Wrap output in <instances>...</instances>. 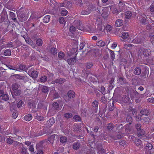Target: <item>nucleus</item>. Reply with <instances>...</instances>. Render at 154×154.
I'll return each mask as SVG.
<instances>
[{
  "label": "nucleus",
  "mask_w": 154,
  "mask_h": 154,
  "mask_svg": "<svg viewBox=\"0 0 154 154\" xmlns=\"http://www.w3.org/2000/svg\"><path fill=\"white\" fill-rule=\"evenodd\" d=\"M141 69L140 67H137L134 69V73L135 75H139L141 74Z\"/></svg>",
  "instance_id": "obj_17"
},
{
  "label": "nucleus",
  "mask_w": 154,
  "mask_h": 154,
  "mask_svg": "<svg viewBox=\"0 0 154 154\" xmlns=\"http://www.w3.org/2000/svg\"><path fill=\"white\" fill-rule=\"evenodd\" d=\"M96 22L97 25V30L100 32H102V31L104 30L105 26L102 24L101 19L100 18L97 19Z\"/></svg>",
  "instance_id": "obj_3"
},
{
  "label": "nucleus",
  "mask_w": 154,
  "mask_h": 154,
  "mask_svg": "<svg viewBox=\"0 0 154 154\" xmlns=\"http://www.w3.org/2000/svg\"><path fill=\"white\" fill-rule=\"evenodd\" d=\"M114 128V125L112 123H110L108 124L107 129L109 131L112 130Z\"/></svg>",
  "instance_id": "obj_37"
},
{
  "label": "nucleus",
  "mask_w": 154,
  "mask_h": 154,
  "mask_svg": "<svg viewBox=\"0 0 154 154\" xmlns=\"http://www.w3.org/2000/svg\"><path fill=\"white\" fill-rule=\"evenodd\" d=\"M150 51L149 49L143 48L141 49V52H142L145 56H149L150 54Z\"/></svg>",
  "instance_id": "obj_10"
},
{
  "label": "nucleus",
  "mask_w": 154,
  "mask_h": 154,
  "mask_svg": "<svg viewBox=\"0 0 154 154\" xmlns=\"http://www.w3.org/2000/svg\"><path fill=\"white\" fill-rule=\"evenodd\" d=\"M80 147V145L79 143L76 142L74 143L73 145V148L75 150H77Z\"/></svg>",
  "instance_id": "obj_34"
},
{
  "label": "nucleus",
  "mask_w": 154,
  "mask_h": 154,
  "mask_svg": "<svg viewBox=\"0 0 154 154\" xmlns=\"http://www.w3.org/2000/svg\"><path fill=\"white\" fill-rule=\"evenodd\" d=\"M4 55L5 56H9L11 54V52L10 50L8 49L5 50L4 53Z\"/></svg>",
  "instance_id": "obj_46"
},
{
  "label": "nucleus",
  "mask_w": 154,
  "mask_h": 154,
  "mask_svg": "<svg viewBox=\"0 0 154 154\" xmlns=\"http://www.w3.org/2000/svg\"><path fill=\"white\" fill-rule=\"evenodd\" d=\"M29 67H27L25 65H23V64H20L18 69L24 71H26L27 70L28 68Z\"/></svg>",
  "instance_id": "obj_27"
},
{
  "label": "nucleus",
  "mask_w": 154,
  "mask_h": 154,
  "mask_svg": "<svg viewBox=\"0 0 154 154\" xmlns=\"http://www.w3.org/2000/svg\"><path fill=\"white\" fill-rule=\"evenodd\" d=\"M57 135L55 134H53L50 137H49L48 138V140L50 142L52 143L53 144L54 141V138Z\"/></svg>",
  "instance_id": "obj_31"
},
{
  "label": "nucleus",
  "mask_w": 154,
  "mask_h": 154,
  "mask_svg": "<svg viewBox=\"0 0 154 154\" xmlns=\"http://www.w3.org/2000/svg\"><path fill=\"white\" fill-rule=\"evenodd\" d=\"M42 16V14H41L39 12H33L29 19V20H32L33 19L40 18Z\"/></svg>",
  "instance_id": "obj_5"
},
{
  "label": "nucleus",
  "mask_w": 154,
  "mask_h": 154,
  "mask_svg": "<svg viewBox=\"0 0 154 154\" xmlns=\"http://www.w3.org/2000/svg\"><path fill=\"white\" fill-rule=\"evenodd\" d=\"M151 112L150 110L145 109H141L140 111V113L142 115L147 116L150 114Z\"/></svg>",
  "instance_id": "obj_12"
},
{
  "label": "nucleus",
  "mask_w": 154,
  "mask_h": 154,
  "mask_svg": "<svg viewBox=\"0 0 154 154\" xmlns=\"http://www.w3.org/2000/svg\"><path fill=\"white\" fill-rule=\"evenodd\" d=\"M99 154H105L106 151L102 147L98 149Z\"/></svg>",
  "instance_id": "obj_45"
},
{
  "label": "nucleus",
  "mask_w": 154,
  "mask_h": 154,
  "mask_svg": "<svg viewBox=\"0 0 154 154\" xmlns=\"http://www.w3.org/2000/svg\"><path fill=\"white\" fill-rule=\"evenodd\" d=\"M132 15V13L131 11H128L126 14L125 17L127 19H129Z\"/></svg>",
  "instance_id": "obj_62"
},
{
  "label": "nucleus",
  "mask_w": 154,
  "mask_h": 154,
  "mask_svg": "<svg viewBox=\"0 0 154 154\" xmlns=\"http://www.w3.org/2000/svg\"><path fill=\"white\" fill-rule=\"evenodd\" d=\"M114 80V79L112 78L111 80L109 82V89L111 90L114 87L113 82Z\"/></svg>",
  "instance_id": "obj_41"
},
{
  "label": "nucleus",
  "mask_w": 154,
  "mask_h": 154,
  "mask_svg": "<svg viewBox=\"0 0 154 154\" xmlns=\"http://www.w3.org/2000/svg\"><path fill=\"white\" fill-rule=\"evenodd\" d=\"M134 142L137 146L140 145L142 143L141 141L139 139H136Z\"/></svg>",
  "instance_id": "obj_57"
},
{
  "label": "nucleus",
  "mask_w": 154,
  "mask_h": 154,
  "mask_svg": "<svg viewBox=\"0 0 154 154\" xmlns=\"http://www.w3.org/2000/svg\"><path fill=\"white\" fill-rule=\"evenodd\" d=\"M123 20L121 19H118L115 22V26L116 27H119L122 26L123 24Z\"/></svg>",
  "instance_id": "obj_21"
},
{
  "label": "nucleus",
  "mask_w": 154,
  "mask_h": 154,
  "mask_svg": "<svg viewBox=\"0 0 154 154\" xmlns=\"http://www.w3.org/2000/svg\"><path fill=\"white\" fill-rule=\"evenodd\" d=\"M4 45L5 47L7 48H12L14 47L13 44L12 42H10L7 44H6Z\"/></svg>",
  "instance_id": "obj_56"
},
{
  "label": "nucleus",
  "mask_w": 154,
  "mask_h": 154,
  "mask_svg": "<svg viewBox=\"0 0 154 154\" xmlns=\"http://www.w3.org/2000/svg\"><path fill=\"white\" fill-rule=\"evenodd\" d=\"M35 118L36 119L41 121L44 120V117L42 116H36L35 117Z\"/></svg>",
  "instance_id": "obj_61"
},
{
  "label": "nucleus",
  "mask_w": 154,
  "mask_h": 154,
  "mask_svg": "<svg viewBox=\"0 0 154 154\" xmlns=\"http://www.w3.org/2000/svg\"><path fill=\"white\" fill-rule=\"evenodd\" d=\"M14 145H16L17 147L19 148L22 147V143H20L17 141H14L13 142Z\"/></svg>",
  "instance_id": "obj_47"
},
{
  "label": "nucleus",
  "mask_w": 154,
  "mask_h": 154,
  "mask_svg": "<svg viewBox=\"0 0 154 154\" xmlns=\"http://www.w3.org/2000/svg\"><path fill=\"white\" fill-rule=\"evenodd\" d=\"M140 22L143 24H146L147 23L146 18L144 17H141Z\"/></svg>",
  "instance_id": "obj_49"
},
{
  "label": "nucleus",
  "mask_w": 154,
  "mask_h": 154,
  "mask_svg": "<svg viewBox=\"0 0 154 154\" xmlns=\"http://www.w3.org/2000/svg\"><path fill=\"white\" fill-rule=\"evenodd\" d=\"M66 80L64 79H58L55 80L54 82L56 83L61 84L66 81Z\"/></svg>",
  "instance_id": "obj_22"
},
{
  "label": "nucleus",
  "mask_w": 154,
  "mask_h": 154,
  "mask_svg": "<svg viewBox=\"0 0 154 154\" xmlns=\"http://www.w3.org/2000/svg\"><path fill=\"white\" fill-rule=\"evenodd\" d=\"M17 16L18 18L20 20V21L23 22L26 20L25 19H23L25 16L24 14L20 13L17 15Z\"/></svg>",
  "instance_id": "obj_19"
},
{
  "label": "nucleus",
  "mask_w": 154,
  "mask_h": 154,
  "mask_svg": "<svg viewBox=\"0 0 154 154\" xmlns=\"http://www.w3.org/2000/svg\"><path fill=\"white\" fill-rule=\"evenodd\" d=\"M52 108L53 109L57 110L59 108V105L57 102L54 103L52 105Z\"/></svg>",
  "instance_id": "obj_44"
},
{
  "label": "nucleus",
  "mask_w": 154,
  "mask_h": 154,
  "mask_svg": "<svg viewBox=\"0 0 154 154\" xmlns=\"http://www.w3.org/2000/svg\"><path fill=\"white\" fill-rule=\"evenodd\" d=\"M55 123V120L54 118L52 117L50 118L47 121V124L49 127H51Z\"/></svg>",
  "instance_id": "obj_23"
},
{
  "label": "nucleus",
  "mask_w": 154,
  "mask_h": 154,
  "mask_svg": "<svg viewBox=\"0 0 154 154\" xmlns=\"http://www.w3.org/2000/svg\"><path fill=\"white\" fill-rule=\"evenodd\" d=\"M91 12V9L88 8L86 9H84L82 10L80 14L82 15H85L89 14Z\"/></svg>",
  "instance_id": "obj_13"
},
{
  "label": "nucleus",
  "mask_w": 154,
  "mask_h": 154,
  "mask_svg": "<svg viewBox=\"0 0 154 154\" xmlns=\"http://www.w3.org/2000/svg\"><path fill=\"white\" fill-rule=\"evenodd\" d=\"M92 63L91 62H89L86 63V67L87 69H90L93 66Z\"/></svg>",
  "instance_id": "obj_60"
},
{
  "label": "nucleus",
  "mask_w": 154,
  "mask_h": 154,
  "mask_svg": "<svg viewBox=\"0 0 154 154\" xmlns=\"http://www.w3.org/2000/svg\"><path fill=\"white\" fill-rule=\"evenodd\" d=\"M67 138L66 137H62L60 138V141L61 143H64L66 142Z\"/></svg>",
  "instance_id": "obj_53"
},
{
  "label": "nucleus",
  "mask_w": 154,
  "mask_h": 154,
  "mask_svg": "<svg viewBox=\"0 0 154 154\" xmlns=\"http://www.w3.org/2000/svg\"><path fill=\"white\" fill-rule=\"evenodd\" d=\"M71 6V4L69 1H65L63 3H60V7L63 6L67 8L70 7Z\"/></svg>",
  "instance_id": "obj_14"
},
{
  "label": "nucleus",
  "mask_w": 154,
  "mask_h": 154,
  "mask_svg": "<svg viewBox=\"0 0 154 154\" xmlns=\"http://www.w3.org/2000/svg\"><path fill=\"white\" fill-rule=\"evenodd\" d=\"M50 16H45L43 18V22L45 23H46L49 22L50 20Z\"/></svg>",
  "instance_id": "obj_36"
},
{
  "label": "nucleus",
  "mask_w": 154,
  "mask_h": 154,
  "mask_svg": "<svg viewBox=\"0 0 154 154\" xmlns=\"http://www.w3.org/2000/svg\"><path fill=\"white\" fill-rule=\"evenodd\" d=\"M152 148V146L151 144L149 143L146 144L145 148L146 150H151Z\"/></svg>",
  "instance_id": "obj_52"
},
{
  "label": "nucleus",
  "mask_w": 154,
  "mask_h": 154,
  "mask_svg": "<svg viewBox=\"0 0 154 154\" xmlns=\"http://www.w3.org/2000/svg\"><path fill=\"white\" fill-rule=\"evenodd\" d=\"M133 46L132 44L127 43L124 45V48L126 49L129 50L132 48Z\"/></svg>",
  "instance_id": "obj_38"
},
{
  "label": "nucleus",
  "mask_w": 154,
  "mask_h": 154,
  "mask_svg": "<svg viewBox=\"0 0 154 154\" xmlns=\"http://www.w3.org/2000/svg\"><path fill=\"white\" fill-rule=\"evenodd\" d=\"M58 56L59 58L61 60V59H64L65 60L64 57H65V54L63 52L60 51L58 53Z\"/></svg>",
  "instance_id": "obj_39"
},
{
  "label": "nucleus",
  "mask_w": 154,
  "mask_h": 154,
  "mask_svg": "<svg viewBox=\"0 0 154 154\" xmlns=\"http://www.w3.org/2000/svg\"><path fill=\"white\" fill-rule=\"evenodd\" d=\"M140 66L143 67L144 70V71L142 72V76H145L147 72L148 71L147 67L145 66Z\"/></svg>",
  "instance_id": "obj_26"
},
{
  "label": "nucleus",
  "mask_w": 154,
  "mask_h": 154,
  "mask_svg": "<svg viewBox=\"0 0 154 154\" xmlns=\"http://www.w3.org/2000/svg\"><path fill=\"white\" fill-rule=\"evenodd\" d=\"M76 60L77 59L76 56L73 58H70L66 60L69 65H74L76 63Z\"/></svg>",
  "instance_id": "obj_6"
},
{
  "label": "nucleus",
  "mask_w": 154,
  "mask_h": 154,
  "mask_svg": "<svg viewBox=\"0 0 154 154\" xmlns=\"http://www.w3.org/2000/svg\"><path fill=\"white\" fill-rule=\"evenodd\" d=\"M112 138L115 140L120 139L122 138V136L120 134H118V133H116L113 136Z\"/></svg>",
  "instance_id": "obj_33"
},
{
  "label": "nucleus",
  "mask_w": 154,
  "mask_h": 154,
  "mask_svg": "<svg viewBox=\"0 0 154 154\" xmlns=\"http://www.w3.org/2000/svg\"><path fill=\"white\" fill-rule=\"evenodd\" d=\"M28 74L33 79L37 78L38 76V72L37 71L34 70L32 68L29 69L28 72Z\"/></svg>",
  "instance_id": "obj_2"
},
{
  "label": "nucleus",
  "mask_w": 154,
  "mask_h": 154,
  "mask_svg": "<svg viewBox=\"0 0 154 154\" xmlns=\"http://www.w3.org/2000/svg\"><path fill=\"white\" fill-rule=\"evenodd\" d=\"M75 96V92L72 91H68V96H66V97H65L64 98V99L66 101H69V99H68L67 100H66L65 98L66 97L67 98L68 97H69L70 98H73Z\"/></svg>",
  "instance_id": "obj_11"
},
{
  "label": "nucleus",
  "mask_w": 154,
  "mask_h": 154,
  "mask_svg": "<svg viewBox=\"0 0 154 154\" xmlns=\"http://www.w3.org/2000/svg\"><path fill=\"white\" fill-rule=\"evenodd\" d=\"M128 37V32H123L122 36V38L123 39L127 38Z\"/></svg>",
  "instance_id": "obj_63"
},
{
  "label": "nucleus",
  "mask_w": 154,
  "mask_h": 154,
  "mask_svg": "<svg viewBox=\"0 0 154 154\" xmlns=\"http://www.w3.org/2000/svg\"><path fill=\"white\" fill-rule=\"evenodd\" d=\"M145 36L143 35H142L136 38H135L133 40L134 43L140 44L142 43L145 40Z\"/></svg>",
  "instance_id": "obj_4"
},
{
  "label": "nucleus",
  "mask_w": 154,
  "mask_h": 154,
  "mask_svg": "<svg viewBox=\"0 0 154 154\" xmlns=\"http://www.w3.org/2000/svg\"><path fill=\"white\" fill-rule=\"evenodd\" d=\"M138 136L141 138H143L144 137L145 134V132L143 129H141L137 131Z\"/></svg>",
  "instance_id": "obj_18"
},
{
  "label": "nucleus",
  "mask_w": 154,
  "mask_h": 154,
  "mask_svg": "<svg viewBox=\"0 0 154 154\" xmlns=\"http://www.w3.org/2000/svg\"><path fill=\"white\" fill-rule=\"evenodd\" d=\"M124 128L125 134L129 133L130 132V128L129 125L127 124L125 126H124Z\"/></svg>",
  "instance_id": "obj_30"
},
{
  "label": "nucleus",
  "mask_w": 154,
  "mask_h": 154,
  "mask_svg": "<svg viewBox=\"0 0 154 154\" xmlns=\"http://www.w3.org/2000/svg\"><path fill=\"white\" fill-rule=\"evenodd\" d=\"M105 29L107 31V32H110L111 31L112 29V27L110 25L107 24L106 26L105 27Z\"/></svg>",
  "instance_id": "obj_55"
},
{
  "label": "nucleus",
  "mask_w": 154,
  "mask_h": 154,
  "mask_svg": "<svg viewBox=\"0 0 154 154\" xmlns=\"http://www.w3.org/2000/svg\"><path fill=\"white\" fill-rule=\"evenodd\" d=\"M50 52L52 54L55 55L57 54V51L56 48H52L50 49Z\"/></svg>",
  "instance_id": "obj_43"
},
{
  "label": "nucleus",
  "mask_w": 154,
  "mask_h": 154,
  "mask_svg": "<svg viewBox=\"0 0 154 154\" xmlns=\"http://www.w3.org/2000/svg\"><path fill=\"white\" fill-rule=\"evenodd\" d=\"M21 93V91L19 89L17 90H16L13 91V92H11V94L13 98H15V96H18L20 95Z\"/></svg>",
  "instance_id": "obj_16"
},
{
  "label": "nucleus",
  "mask_w": 154,
  "mask_h": 154,
  "mask_svg": "<svg viewBox=\"0 0 154 154\" xmlns=\"http://www.w3.org/2000/svg\"><path fill=\"white\" fill-rule=\"evenodd\" d=\"M36 44L38 46H41L42 44V40L40 38L36 40Z\"/></svg>",
  "instance_id": "obj_59"
},
{
  "label": "nucleus",
  "mask_w": 154,
  "mask_h": 154,
  "mask_svg": "<svg viewBox=\"0 0 154 154\" xmlns=\"http://www.w3.org/2000/svg\"><path fill=\"white\" fill-rule=\"evenodd\" d=\"M47 79V77L46 76L44 75L41 77L40 79V80L41 82L44 83L46 82Z\"/></svg>",
  "instance_id": "obj_48"
},
{
  "label": "nucleus",
  "mask_w": 154,
  "mask_h": 154,
  "mask_svg": "<svg viewBox=\"0 0 154 154\" xmlns=\"http://www.w3.org/2000/svg\"><path fill=\"white\" fill-rule=\"evenodd\" d=\"M118 82L121 85H123L125 84L127 85V84L128 82H127L125 79L122 77H120L118 79Z\"/></svg>",
  "instance_id": "obj_9"
},
{
  "label": "nucleus",
  "mask_w": 154,
  "mask_h": 154,
  "mask_svg": "<svg viewBox=\"0 0 154 154\" xmlns=\"http://www.w3.org/2000/svg\"><path fill=\"white\" fill-rule=\"evenodd\" d=\"M10 18L12 20H14V22L17 21V19L15 18V14L12 12H10L9 14Z\"/></svg>",
  "instance_id": "obj_28"
},
{
  "label": "nucleus",
  "mask_w": 154,
  "mask_h": 154,
  "mask_svg": "<svg viewBox=\"0 0 154 154\" xmlns=\"http://www.w3.org/2000/svg\"><path fill=\"white\" fill-rule=\"evenodd\" d=\"M88 8H89V9H91V11H96L98 9L97 6L96 5H90L89 6V7H88Z\"/></svg>",
  "instance_id": "obj_35"
},
{
  "label": "nucleus",
  "mask_w": 154,
  "mask_h": 154,
  "mask_svg": "<svg viewBox=\"0 0 154 154\" xmlns=\"http://www.w3.org/2000/svg\"><path fill=\"white\" fill-rule=\"evenodd\" d=\"M129 97L126 95H124L122 97V100L124 103H127L129 101Z\"/></svg>",
  "instance_id": "obj_42"
},
{
  "label": "nucleus",
  "mask_w": 154,
  "mask_h": 154,
  "mask_svg": "<svg viewBox=\"0 0 154 154\" xmlns=\"http://www.w3.org/2000/svg\"><path fill=\"white\" fill-rule=\"evenodd\" d=\"M97 45L100 47H103L105 45V43L102 41H100L96 43Z\"/></svg>",
  "instance_id": "obj_40"
},
{
  "label": "nucleus",
  "mask_w": 154,
  "mask_h": 154,
  "mask_svg": "<svg viewBox=\"0 0 154 154\" xmlns=\"http://www.w3.org/2000/svg\"><path fill=\"white\" fill-rule=\"evenodd\" d=\"M123 126L122 124L118 125L116 128V130L117 132L119 133H124L123 131H122V129H123Z\"/></svg>",
  "instance_id": "obj_25"
},
{
  "label": "nucleus",
  "mask_w": 154,
  "mask_h": 154,
  "mask_svg": "<svg viewBox=\"0 0 154 154\" xmlns=\"http://www.w3.org/2000/svg\"><path fill=\"white\" fill-rule=\"evenodd\" d=\"M10 110L12 112L16 111V106L14 104H11L10 106Z\"/></svg>",
  "instance_id": "obj_51"
},
{
  "label": "nucleus",
  "mask_w": 154,
  "mask_h": 154,
  "mask_svg": "<svg viewBox=\"0 0 154 154\" xmlns=\"http://www.w3.org/2000/svg\"><path fill=\"white\" fill-rule=\"evenodd\" d=\"M126 120L127 122H129V125L131 124V122L133 120L132 117L129 115H128Z\"/></svg>",
  "instance_id": "obj_58"
},
{
  "label": "nucleus",
  "mask_w": 154,
  "mask_h": 154,
  "mask_svg": "<svg viewBox=\"0 0 154 154\" xmlns=\"http://www.w3.org/2000/svg\"><path fill=\"white\" fill-rule=\"evenodd\" d=\"M7 22L8 24L10 23L6 9L4 8L0 15V23Z\"/></svg>",
  "instance_id": "obj_1"
},
{
  "label": "nucleus",
  "mask_w": 154,
  "mask_h": 154,
  "mask_svg": "<svg viewBox=\"0 0 154 154\" xmlns=\"http://www.w3.org/2000/svg\"><path fill=\"white\" fill-rule=\"evenodd\" d=\"M18 149L20 150V154H28L27 153L26 149L23 147V144L22 145V147H19Z\"/></svg>",
  "instance_id": "obj_24"
},
{
  "label": "nucleus",
  "mask_w": 154,
  "mask_h": 154,
  "mask_svg": "<svg viewBox=\"0 0 154 154\" xmlns=\"http://www.w3.org/2000/svg\"><path fill=\"white\" fill-rule=\"evenodd\" d=\"M20 87V85H19L17 83H14L12 85V89L13 91L19 89Z\"/></svg>",
  "instance_id": "obj_29"
},
{
  "label": "nucleus",
  "mask_w": 154,
  "mask_h": 154,
  "mask_svg": "<svg viewBox=\"0 0 154 154\" xmlns=\"http://www.w3.org/2000/svg\"><path fill=\"white\" fill-rule=\"evenodd\" d=\"M2 99L5 101H7L9 99V96L8 94H3L2 96Z\"/></svg>",
  "instance_id": "obj_54"
},
{
  "label": "nucleus",
  "mask_w": 154,
  "mask_h": 154,
  "mask_svg": "<svg viewBox=\"0 0 154 154\" xmlns=\"http://www.w3.org/2000/svg\"><path fill=\"white\" fill-rule=\"evenodd\" d=\"M101 15L104 19L106 18L109 15L108 10L106 8L103 9L102 11Z\"/></svg>",
  "instance_id": "obj_8"
},
{
  "label": "nucleus",
  "mask_w": 154,
  "mask_h": 154,
  "mask_svg": "<svg viewBox=\"0 0 154 154\" xmlns=\"http://www.w3.org/2000/svg\"><path fill=\"white\" fill-rule=\"evenodd\" d=\"M13 76L15 77L16 78L19 79H24L25 77L24 76H21L19 74H15L13 75Z\"/></svg>",
  "instance_id": "obj_50"
},
{
  "label": "nucleus",
  "mask_w": 154,
  "mask_h": 154,
  "mask_svg": "<svg viewBox=\"0 0 154 154\" xmlns=\"http://www.w3.org/2000/svg\"><path fill=\"white\" fill-rule=\"evenodd\" d=\"M64 116L67 119L71 118L72 116V114L70 113H66L64 114Z\"/></svg>",
  "instance_id": "obj_64"
},
{
  "label": "nucleus",
  "mask_w": 154,
  "mask_h": 154,
  "mask_svg": "<svg viewBox=\"0 0 154 154\" xmlns=\"http://www.w3.org/2000/svg\"><path fill=\"white\" fill-rule=\"evenodd\" d=\"M30 134L32 136L34 137H38L42 135V133L40 131L36 132V131L35 132L32 131Z\"/></svg>",
  "instance_id": "obj_20"
},
{
  "label": "nucleus",
  "mask_w": 154,
  "mask_h": 154,
  "mask_svg": "<svg viewBox=\"0 0 154 154\" xmlns=\"http://www.w3.org/2000/svg\"><path fill=\"white\" fill-rule=\"evenodd\" d=\"M32 115L30 114H28L25 116L24 117V119L27 121H29L32 119Z\"/></svg>",
  "instance_id": "obj_32"
},
{
  "label": "nucleus",
  "mask_w": 154,
  "mask_h": 154,
  "mask_svg": "<svg viewBox=\"0 0 154 154\" xmlns=\"http://www.w3.org/2000/svg\"><path fill=\"white\" fill-rule=\"evenodd\" d=\"M41 88L42 92L45 94H47L49 91V88L45 85H41L39 87V88Z\"/></svg>",
  "instance_id": "obj_7"
},
{
  "label": "nucleus",
  "mask_w": 154,
  "mask_h": 154,
  "mask_svg": "<svg viewBox=\"0 0 154 154\" xmlns=\"http://www.w3.org/2000/svg\"><path fill=\"white\" fill-rule=\"evenodd\" d=\"M25 40L26 43L30 45L33 48H35V44L30 39L26 38H25Z\"/></svg>",
  "instance_id": "obj_15"
}]
</instances>
